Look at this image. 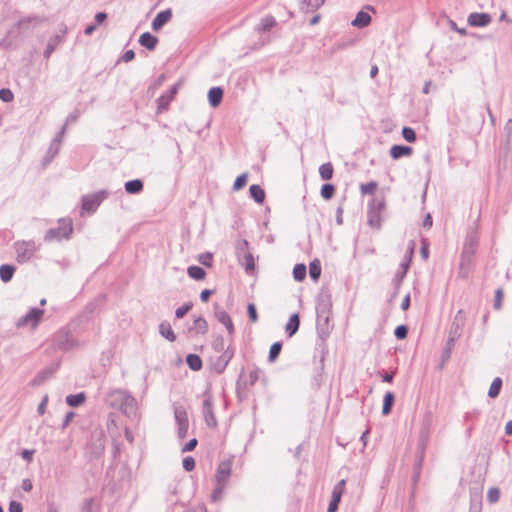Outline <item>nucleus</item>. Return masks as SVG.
<instances>
[{
    "label": "nucleus",
    "mask_w": 512,
    "mask_h": 512,
    "mask_svg": "<svg viewBox=\"0 0 512 512\" xmlns=\"http://www.w3.org/2000/svg\"><path fill=\"white\" fill-rule=\"evenodd\" d=\"M330 296L322 294L316 305L317 315V331L322 339H325L329 335V318L331 309Z\"/></svg>",
    "instance_id": "obj_1"
},
{
    "label": "nucleus",
    "mask_w": 512,
    "mask_h": 512,
    "mask_svg": "<svg viewBox=\"0 0 512 512\" xmlns=\"http://www.w3.org/2000/svg\"><path fill=\"white\" fill-rule=\"evenodd\" d=\"M235 254L239 264L245 268L246 273L250 274L255 270L254 256L249 251V242L246 239H240L236 242Z\"/></svg>",
    "instance_id": "obj_2"
},
{
    "label": "nucleus",
    "mask_w": 512,
    "mask_h": 512,
    "mask_svg": "<svg viewBox=\"0 0 512 512\" xmlns=\"http://www.w3.org/2000/svg\"><path fill=\"white\" fill-rule=\"evenodd\" d=\"M386 207L384 198H374L368 203L367 222L371 228L380 229L382 225V213Z\"/></svg>",
    "instance_id": "obj_3"
},
{
    "label": "nucleus",
    "mask_w": 512,
    "mask_h": 512,
    "mask_svg": "<svg viewBox=\"0 0 512 512\" xmlns=\"http://www.w3.org/2000/svg\"><path fill=\"white\" fill-rule=\"evenodd\" d=\"M73 233V226L71 220L60 219L59 226L50 228L44 235L45 242L61 241L62 239H70Z\"/></svg>",
    "instance_id": "obj_4"
},
{
    "label": "nucleus",
    "mask_w": 512,
    "mask_h": 512,
    "mask_svg": "<svg viewBox=\"0 0 512 512\" xmlns=\"http://www.w3.org/2000/svg\"><path fill=\"white\" fill-rule=\"evenodd\" d=\"M14 248L17 254V261L19 263L28 262L39 249V246L33 241H17L14 243Z\"/></svg>",
    "instance_id": "obj_5"
},
{
    "label": "nucleus",
    "mask_w": 512,
    "mask_h": 512,
    "mask_svg": "<svg viewBox=\"0 0 512 512\" xmlns=\"http://www.w3.org/2000/svg\"><path fill=\"white\" fill-rule=\"evenodd\" d=\"M110 195L107 190H100L95 193L82 196V209L94 213L100 204Z\"/></svg>",
    "instance_id": "obj_6"
},
{
    "label": "nucleus",
    "mask_w": 512,
    "mask_h": 512,
    "mask_svg": "<svg viewBox=\"0 0 512 512\" xmlns=\"http://www.w3.org/2000/svg\"><path fill=\"white\" fill-rule=\"evenodd\" d=\"M203 397L204 400L202 404V413L204 416L205 423L208 427L216 428L217 420L213 411V401L209 389L204 391Z\"/></svg>",
    "instance_id": "obj_7"
},
{
    "label": "nucleus",
    "mask_w": 512,
    "mask_h": 512,
    "mask_svg": "<svg viewBox=\"0 0 512 512\" xmlns=\"http://www.w3.org/2000/svg\"><path fill=\"white\" fill-rule=\"evenodd\" d=\"M234 354L235 349L232 346H228L216 360L211 361V370L217 374H222L234 357Z\"/></svg>",
    "instance_id": "obj_8"
},
{
    "label": "nucleus",
    "mask_w": 512,
    "mask_h": 512,
    "mask_svg": "<svg viewBox=\"0 0 512 512\" xmlns=\"http://www.w3.org/2000/svg\"><path fill=\"white\" fill-rule=\"evenodd\" d=\"M174 417L177 423V435L180 439H183L187 436L189 421L188 415L182 406H176L174 408Z\"/></svg>",
    "instance_id": "obj_9"
},
{
    "label": "nucleus",
    "mask_w": 512,
    "mask_h": 512,
    "mask_svg": "<svg viewBox=\"0 0 512 512\" xmlns=\"http://www.w3.org/2000/svg\"><path fill=\"white\" fill-rule=\"evenodd\" d=\"M43 314L44 310L37 307H33L28 311L27 314H25L24 316L20 317L17 320L16 326L20 328L29 325L32 328H35L39 324Z\"/></svg>",
    "instance_id": "obj_10"
},
{
    "label": "nucleus",
    "mask_w": 512,
    "mask_h": 512,
    "mask_svg": "<svg viewBox=\"0 0 512 512\" xmlns=\"http://www.w3.org/2000/svg\"><path fill=\"white\" fill-rule=\"evenodd\" d=\"M474 250H467L462 248L461 257H460V264H459V276L461 278H467L470 269L473 264L474 256H475Z\"/></svg>",
    "instance_id": "obj_11"
},
{
    "label": "nucleus",
    "mask_w": 512,
    "mask_h": 512,
    "mask_svg": "<svg viewBox=\"0 0 512 512\" xmlns=\"http://www.w3.org/2000/svg\"><path fill=\"white\" fill-rule=\"evenodd\" d=\"M182 83L179 81L175 83L166 94L161 95L157 99V113H161L168 109L170 102L176 96Z\"/></svg>",
    "instance_id": "obj_12"
},
{
    "label": "nucleus",
    "mask_w": 512,
    "mask_h": 512,
    "mask_svg": "<svg viewBox=\"0 0 512 512\" xmlns=\"http://www.w3.org/2000/svg\"><path fill=\"white\" fill-rule=\"evenodd\" d=\"M214 315H215V318L221 323L223 324L228 333L230 335H232L234 333V325H233V322L231 320V317L229 316V314L224 311L219 304L215 303L214 305Z\"/></svg>",
    "instance_id": "obj_13"
},
{
    "label": "nucleus",
    "mask_w": 512,
    "mask_h": 512,
    "mask_svg": "<svg viewBox=\"0 0 512 512\" xmlns=\"http://www.w3.org/2000/svg\"><path fill=\"white\" fill-rule=\"evenodd\" d=\"M60 34H56L52 36L47 43L46 49L44 50L43 56L46 59H49L51 54L56 50L59 44L64 41L65 34L67 32L66 26H63V29L60 30Z\"/></svg>",
    "instance_id": "obj_14"
},
{
    "label": "nucleus",
    "mask_w": 512,
    "mask_h": 512,
    "mask_svg": "<svg viewBox=\"0 0 512 512\" xmlns=\"http://www.w3.org/2000/svg\"><path fill=\"white\" fill-rule=\"evenodd\" d=\"M128 391L122 389H115L107 393L105 397V402L108 406L119 409L122 405L124 396H126Z\"/></svg>",
    "instance_id": "obj_15"
},
{
    "label": "nucleus",
    "mask_w": 512,
    "mask_h": 512,
    "mask_svg": "<svg viewBox=\"0 0 512 512\" xmlns=\"http://www.w3.org/2000/svg\"><path fill=\"white\" fill-rule=\"evenodd\" d=\"M492 21L490 14L488 13H470L467 22L472 27H485Z\"/></svg>",
    "instance_id": "obj_16"
},
{
    "label": "nucleus",
    "mask_w": 512,
    "mask_h": 512,
    "mask_svg": "<svg viewBox=\"0 0 512 512\" xmlns=\"http://www.w3.org/2000/svg\"><path fill=\"white\" fill-rule=\"evenodd\" d=\"M119 410L123 412L128 417H135L137 413V401L136 399L128 392L126 396H124L122 405Z\"/></svg>",
    "instance_id": "obj_17"
},
{
    "label": "nucleus",
    "mask_w": 512,
    "mask_h": 512,
    "mask_svg": "<svg viewBox=\"0 0 512 512\" xmlns=\"http://www.w3.org/2000/svg\"><path fill=\"white\" fill-rule=\"evenodd\" d=\"M172 18V10L166 9L163 11H160L155 18L153 19L151 23V27L153 31H159L163 28L164 25H166Z\"/></svg>",
    "instance_id": "obj_18"
},
{
    "label": "nucleus",
    "mask_w": 512,
    "mask_h": 512,
    "mask_svg": "<svg viewBox=\"0 0 512 512\" xmlns=\"http://www.w3.org/2000/svg\"><path fill=\"white\" fill-rule=\"evenodd\" d=\"M231 474V463L230 462H221L217 468L215 474L216 483L225 484Z\"/></svg>",
    "instance_id": "obj_19"
},
{
    "label": "nucleus",
    "mask_w": 512,
    "mask_h": 512,
    "mask_svg": "<svg viewBox=\"0 0 512 512\" xmlns=\"http://www.w3.org/2000/svg\"><path fill=\"white\" fill-rule=\"evenodd\" d=\"M462 311L459 310L454 317V320L452 322L450 331H449V337L453 338V340L457 341V339L461 336V329L464 325L463 319H462Z\"/></svg>",
    "instance_id": "obj_20"
},
{
    "label": "nucleus",
    "mask_w": 512,
    "mask_h": 512,
    "mask_svg": "<svg viewBox=\"0 0 512 512\" xmlns=\"http://www.w3.org/2000/svg\"><path fill=\"white\" fill-rule=\"evenodd\" d=\"M158 38L150 32H144L140 35L138 42L141 46L145 47L149 51L155 50L158 44Z\"/></svg>",
    "instance_id": "obj_21"
},
{
    "label": "nucleus",
    "mask_w": 512,
    "mask_h": 512,
    "mask_svg": "<svg viewBox=\"0 0 512 512\" xmlns=\"http://www.w3.org/2000/svg\"><path fill=\"white\" fill-rule=\"evenodd\" d=\"M277 25L276 19L271 15H266L260 20V23L255 27L257 33H266L271 31Z\"/></svg>",
    "instance_id": "obj_22"
},
{
    "label": "nucleus",
    "mask_w": 512,
    "mask_h": 512,
    "mask_svg": "<svg viewBox=\"0 0 512 512\" xmlns=\"http://www.w3.org/2000/svg\"><path fill=\"white\" fill-rule=\"evenodd\" d=\"M224 90L221 87H212L208 91V101L212 107H218L222 102Z\"/></svg>",
    "instance_id": "obj_23"
},
{
    "label": "nucleus",
    "mask_w": 512,
    "mask_h": 512,
    "mask_svg": "<svg viewBox=\"0 0 512 512\" xmlns=\"http://www.w3.org/2000/svg\"><path fill=\"white\" fill-rule=\"evenodd\" d=\"M413 149L410 146L405 145H393L390 148V156L397 160L404 156H410L412 154Z\"/></svg>",
    "instance_id": "obj_24"
},
{
    "label": "nucleus",
    "mask_w": 512,
    "mask_h": 512,
    "mask_svg": "<svg viewBox=\"0 0 512 512\" xmlns=\"http://www.w3.org/2000/svg\"><path fill=\"white\" fill-rule=\"evenodd\" d=\"M60 144L58 140H52L50 146L46 152V155L43 158V165L46 166L55 158V156L59 153Z\"/></svg>",
    "instance_id": "obj_25"
},
{
    "label": "nucleus",
    "mask_w": 512,
    "mask_h": 512,
    "mask_svg": "<svg viewBox=\"0 0 512 512\" xmlns=\"http://www.w3.org/2000/svg\"><path fill=\"white\" fill-rule=\"evenodd\" d=\"M300 326V318L297 313L290 316L288 323L285 326V331L289 337L296 334Z\"/></svg>",
    "instance_id": "obj_26"
},
{
    "label": "nucleus",
    "mask_w": 512,
    "mask_h": 512,
    "mask_svg": "<svg viewBox=\"0 0 512 512\" xmlns=\"http://www.w3.org/2000/svg\"><path fill=\"white\" fill-rule=\"evenodd\" d=\"M371 20V16L367 12L361 10L356 14V17L352 21V25L357 28H364L371 23Z\"/></svg>",
    "instance_id": "obj_27"
},
{
    "label": "nucleus",
    "mask_w": 512,
    "mask_h": 512,
    "mask_svg": "<svg viewBox=\"0 0 512 512\" xmlns=\"http://www.w3.org/2000/svg\"><path fill=\"white\" fill-rule=\"evenodd\" d=\"M325 0H300L301 11L308 13L313 12L324 4Z\"/></svg>",
    "instance_id": "obj_28"
},
{
    "label": "nucleus",
    "mask_w": 512,
    "mask_h": 512,
    "mask_svg": "<svg viewBox=\"0 0 512 512\" xmlns=\"http://www.w3.org/2000/svg\"><path fill=\"white\" fill-rule=\"evenodd\" d=\"M124 187H125V191L128 194H139L140 192L143 191L144 184H143V181L140 179H133V180L127 181L125 183Z\"/></svg>",
    "instance_id": "obj_29"
},
{
    "label": "nucleus",
    "mask_w": 512,
    "mask_h": 512,
    "mask_svg": "<svg viewBox=\"0 0 512 512\" xmlns=\"http://www.w3.org/2000/svg\"><path fill=\"white\" fill-rule=\"evenodd\" d=\"M251 198L257 203L262 204L265 200V191L258 184H252L249 188Z\"/></svg>",
    "instance_id": "obj_30"
},
{
    "label": "nucleus",
    "mask_w": 512,
    "mask_h": 512,
    "mask_svg": "<svg viewBox=\"0 0 512 512\" xmlns=\"http://www.w3.org/2000/svg\"><path fill=\"white\" fill-rule=\"evenodd\" d=\"M41 22H42V19L37 16L23 18V19L19 20L18 28L21 31H25V30H28L30 27L38 26Z\"/></svg>",
    "instance_id": "obj_31"
},
{
    "label": "nucleus",
    "mask_w": 512,
    "mask_h": 512,
    "mask_svg": "<svg viewBox=\"0 0 512 512\" xmlns=\"http://www.w3.org/2000/svg\"><path fill=\"white\" fill-rule=\"evenodd\" d=\"M159 333L170 342H174L176 340V334L172 330L171 325L166 321L160 323Z\"/></svg>",
    "instance_id": "obj_32"
},
{
    "label": "nucleus",
    "mask_w": 512,
    "mask_h": 512,
    "mask_svg": "<svg viewBox=\"0 0 512 512\" xmlns=\"http://www.w3.org/2000/svg\"><path fill=\"white\" fill-rule=\"evenodd\" d=\"M261 378L262 382L264 384H266L267 382V379H266V376L264 374V372L258 368V367H255L250 373H249V378L248 380H245L247 382V387L248 386H253L259 379Z\"/></svg>",
    "instance_id": "obj_33"
},
{
    "label": "nucleus",
    "mask_w": 512,
    "mask_h": 512,
    "mask_svg": "<svg viewBox=\"0 0 512 512\" xmlns=\"http://www.w3.org/2000/svg\"><path fill=\"white\" fill-rule=\"evenodd\" d=\"M186 363L192 371H199L203 366L201 357L193 353H190L186 356Z\"/></svg>",
    "instance_id": "obj_34"
},
{
    "label": "nucleus",
    "mask_w": 512,
    "mask_h": 512,
    "mask_svg": "<svg viewBox=\"0 0 512 512\" xmlns=\"http://www.w3.org/2000/svg\"><path fill=\"white\" fill-rule=\"evenodd\" d=\"M15 270H16V268L14 265L2 264L0 266V279L4 283L11 281V279L13 278V275L15 273Z\"/></svg>",
    "instance_id": "obj_35"
},
{
    "label": "nucleus",
    "mask_w": 512,
    "mask_h": 512,
    "mask_svg": "<svg viewBox=\"0 0 512 512\" xmlns=\"http://www.w3.org/2000/svg\"><path fill=\"white\" fill-rule=\"evenodd\" d=\"M86 400V396L84 392H80L77 394H70L66 397V403L70 407H79L82 405Z\"/></svg>",
    "instance_id": "obj_36"
},
{
    "label": "nucleus",
    "mask_w": 512,
    "mask_h": 512,
    "mask_svg": "<svg viewBox=\"0 0 512 512\" xmlns=\"http://www.w3.org/2000/svg\"><path fill=\"white\" fill-rule=\"evenodd\" d=\"M479 239L476 232H469L465 238L463 249L474 250L476 252Z\"/></svg>",
    "instance_id": "obj_37"
},
{
    "label": "nucleus",
    "mask_w": 512,
    "mask_h": 512,
    "mask_svg": "<svg viewBox=\"0 0 512 512\" xmlns=\"http://www.w3.org/2000/svg\"><path fill=\"white\" fill-rule=\"evenodd\" d=\"M246 389H247V382L243 381V370H242L238 377V380L236 382V394H237V398L239 400L242 401L247 398Z\"/></svg>",
    "instance_id": "obj_38"
},
{
    "label": "nucleus",
    "mask_w": 512,
    "mask_h": 512,
    "mask_svg": "<svg viewBox=\"0 0 512 512\" xmlns=\"http://www.w3.org/2000/svg\"><path fill=\"white\" fill-rule=\"evenodd\" d=\"M409 266L407 262H402L400 264V269L396 272L394 278H393V284L395 288H398L400 284L402 283L403 279L406 277V274L409 270Z\"/></svg>",
    "instance_id": "obj_39"
},
{
    "label": "nucleus",
    "mask_w": 512,
    "mask_h": 512,
    "mask_svg": "<svg viewBox=\"0 0 512 512\" xmlns=\"http://www.w3.org/2000/svg\"><path fill=\"white\" fill-rule=\"evenodd\" d=\"M395 401V395L392 392H386L383 399V406H382V414L388 415L391 413L392 407L394 405Z\"/></svg>",
    "instance_id": "obj_40"
},
{
    "label": "nucleus",
    "mask_w": 512,
    "mask_h": 512,
    "mask_svg": "<svg viewBox=\"0 0 512 512\" xmlns=\"http://www.w3.org/2000/svg\"><path fill=\"white\" fill-rule=\"evenodd\" d=\"M187 274L190 278L199 281L205 278L206 271L200 266L193 265L188 267Z\"/></svg>",
    "instance_id": "obj_41"
},
{
    "label": "nucleus",
    "mask_w": 512,
    "mask_h": 512,
    "mask_svg": "<svg viewBox=\"0 0 512 512\" xmlns=\"http://www.w3.org/2000/svg\"><path fill=\"white\" fill-rule=\"evenodd\" d=\"M455 340H453V338H448L447 341H446V344H445V347L442 351V354H441V367L445 364V362H447L450 357H451V353H452V349L454 348L455 346Z\"/></svg>",
    "instance_id": "obj_42"
},
{
    "label": "nucleus",
    "mask_w": 512,
    "mask_h": 512,
    "mask_svg": "<svg viewBox=\"0 0 512 512\" xmlns=\"http://www.w3.org/2000/svg\"><path fill=\"white\" fill-rule=\"evenodd\" d=\"M334 168L330 162L324 163L319 167V175L322 180H330L333 177Z\"/></svg>",
    "instance_id": "obj_43"
},
{
    "label": "nucleus",
    "mask_w": 512,
    "mask_h": 512,
    "mask_svg": "<svg viewBox=\"0 0 512 512\" xmlns=\"http://www.w3.org/2000/svg\"><path fill=\"white\" fill-rule=\"evenodd\" d=\"M501 387H502V379L500 377H496L490 385V388L488 391V396L490 398L498 397L500 394V391H501Z\"/></svg>",
    "instance_id": "obj_44"
},
{
    "label": "nucleus",
    "mask_w": 512,
    "mask_h": 512,
    "mask_svg": "<svg viewBox=\"0 0 512 512\" xmlns=\"http://www.w3.org/2000/svg\"><path fill=\"white\" fill-rule=\"evenodd\" d=\"M335 191H336V188L333 184L325 183L321 187L320 194L324 200H330L333 198Z\"/></svg>",
    "instance_id": "obj_45"
},
{
    "label": "nucleus",
    "mask_w": 512,
    "mask_h": 512,
    "mask_svg": "<svg viewBox=\"0 0 512 512\" xmlns=\"http://www.w3.org/2000/svg\"><path fill=\"white\" fill-rule=\"evenodd\" d=\"M309 275L310 278L314 281H317L321 275V265L318 260H314L310 263L309 266Z\"/></svg>",
    "instance_id": "obj_46"
},
{
    "label": "nucleus",
    "mask_w": 512,
    "mask_h": 512,
    "mask_svg": "<svg viewBox=\"0 0 512 512\" xmlns=\"http://www.w3.org/2000/svg\"><path fill=\"white\" fill-rule=\"evenodd\" d=\"M306 266L305 264L299 263L296 264L293 268V277L296 281H303L306 277Z\"/></svg>",
    "instance_id": "obj_47"
},
{
    "label": "nucleus",
    "mask_w": 512,
    "mask_h": 512,
    "mask_svg": "<svg viewBox=\"0 0 512 512\" xmlns=\"http://www.w3.org/2000/svg\"><path fill=\"white\" fill-rule=\"evenodd\" d=\"M192 329H194L197 334H205L208 331L207 321L202 317L196 318Z\"/></svg>",
    "instance_id": "obj_48"
},
{
    "label": "nucleus",
    "mask_w": 512,
    "mask_h": 512,
    "mask_svg": "<svg viewBox=\"0 0 512 512\" xmlns=\"http://www.w3.org/2000/svg\"><path fill=\"white\" fill-rule=\"evenodd\" d=\"M282 350V343L275 342L271 345L268 355L269 362H274L280 355Z\"/></svg>",
    "instance_id": "obj_49"
},
{
    "label": "nucleus",
    "mask_w": 512,
    "mask_h": 512,
    "mask_svg": "<svg viewBox=\"0 0 512 512\" xmlns=\"http://www.w3.org/2000/svg\"><path fill=\"white\" fill-rule=\"evenodd\" d=\"M55 370H56V367L55 368H47V369L39 372L38 375L36 376V378L34 379V383L35 384L43 383L54 373Z\"/></svg>",
    "instance_id": "obj_50"
},
{
    "label": "nucleus",
    "mask_w": 512,
    "mask_h": 512,
    "mask_svg": "<svg viewBox=\"0 0 512 512\" xmlns=\"http://www.w3.org/2000/svg\"><path fill=\"white\" fill-rule=\"evenodd\" d=\"M401 134L402 137L409 143H414L416 141V132L411 127H403Z\"/></svg>",
    "instance_id": "obj_51"
},
{
    "label": "nucleus",
    "mask_w": 512,
    "mask_h": 512,
    "mask_svg": "<svg viewBox=\"0 0 512 512\" xmlns=\"http://www.w3.org/2000/svg\"><path fill=\"white\" fill-rule=\"evenodd\" d=\"M432 422H433L432 413L427 412L423 419V427H422V431H421V437H423L424 434H428L429 429L432 425Z\"/></svg>",
    "instance_id": "obj_52"
},
{
    "label": "nucleus",
    "mask_w": 512,
    "mask_h": 512,
    "mask_svg": "<svg viewBox=\"0 0 512 512\" xmlns=\"http://www.w3.org/2000/svg\"><path fill=\"white\" fill-rule=\"evenodd\" d=\"M378 184L376 181H370L360 185V191L362 194H373Z\"/></svg>",
    "instance_id": "obj_53"
},
{
    "label": "nucleus",
    "mask_w": 512,
    "mask_h": 512,
    "mask_svg": "<svg viewBox=\"0 0 512 512\" xmlns=\"http://www.w3.org/2000/svg\"><path fill=\"white\" fill-rule=\"evenodd\" d=\"M247 180H248L247 173H243V174L239 175L234 181L233 189L235 191L242 189L247 184Z\"/></svg>",
    "instance_id": "obj_54"
},
{
    "label": "nucleus",
    "mask_w": 512,
    "mask_h": 512,
    "mask_svg": "<svg viewBox=\"0 0 512 512\" xmlns=\"http://www.w3.org/2000/svg\"><path fill=\"white\" fill-rule=\"evenodd\" d=\"M225 486V484L216 483V487L214 488L211 495L212 501L217 502L222 498Z\"/></svg>",
    "instance_id": "obj_55"
},
{
    "label": "nucleus",
    "mask_w": 512,
    "mask_h": 512,
    "mask_svg": "<svg viewBox=\"0 0 512 512\" xmlns=\"http://www.w3.org/2000/svg\"><path fill=\"white\" fill-rule=\"evenodd\" d=\"M193 304L191 302L185 303L184 305L178 307L175 311V316L178 319L183 318L192 308Z\"/></svg>",
    "instance_id": "obj_56"
},
{
    "label": "nucleus",
    "mask_w": 512,
    "mask_h": 512,
    "mask_svg": "<svg viewBox=\"0 0 512 512\" xmlns=\"http://www.w3.org/2000/svg\"><path fill=\"white\" fill-rule=\"evenodd\" d=\"M394 335L398 340H403L408 335V326L407 325H399L394 330Z\"/></svg>",
    "instance_id": "obj_57"
},
{
    "label": "nucleus",
    "mask_w": 512,
    "mask_h": 512,
    "mask_svg": "<svg viewBox=\"0 0 512 512\" xmlns=\"http://www.w3.org/2000/svg\"><path fill=\"white\" fill-rule=\"evenodd\" d=\"M340 501H341V496L335 495L332 493V497H331L330 503L328 505L327 511L328 512H336L338 510Z\"/></svg>",
    "instance_id": "obj_58"
},
{
    "label": "nucleus",
    "mask_w": 512,
    "mask_h": 512,
    "mask_svg": "<svg viewBox=\"0 0 512 512\" xmlns=\"http://www.w3.org/2000/svg\"><path fill=\"white\" fill-rule=\"evenodd\" d=\"M0 99L5 102V103H8V102H11L13 101L14 99V94L13 92L8 89V88H1L0 89Z\"/></svg>",
    "instance_id": "obj_59"
},
{
    "label": "nucleus",
    "mask_w": 512,
    "mask_h": 512,
    "mask_svg": "<svg viewBox=\"0 0 512 512\" xmlns=\"http://www.w3.org/2000/svg\"><path fill=\"white\" fill-rule=\"evenodd\" d=\"M198 260L202 265H204L206 267H211L212 261H213V255L210 252H205V253H202L199 255Z\"/></svg>",
    "instance_id": "obj_60"
},
{
    "label": "nucleus",
    "mask_w": 512,
    "mask_h": 512,
    "mask_svg": "<svg viewBox=\"0 0 512 512\" xmlns=\"http://www.w3.org/2000/svg\"><path fill=\"white\" fill-rule=\"evenodd\" d=\"M182 465L185 471L191 472L195 468V459L191 456H187L183 459Z\"/></svg>",
    "instance_id": "obj_61"
},
{
    "label": "nucleus",
    "mask_w": 512,
    "mask_h": 512,
    "mask_svg": "<svg viewBox=\"0 0 512 512\" xmlns=\"http://www.w3.org/2000/svg\"><path fill=\"white\" fill-rule=\"evenodd\" d=\"M500 497V491L496 487H492L489 489L487 494V499L490 503H495L499 500Z\"/></svg>",
    "instance_id": "obj_62"
},
{
    "label": "nucleus",
    "mask_w": 512,
    "mask_h": 512,
    "mask_svg": "<svg viewBox=\"0 0 512 512\" xmlns=\"http://www.w3.org/2000/svg\"><path fill=\"white\" fill-rule=\"evenodd\" d=\"M502 298H503V290L501 288H498L495 291V297H494V303H493L494 309L499 310L502 307Z\"/></svg>",
    "instance_id": "obj_63"
},
{
    "label": "nucleus",
    "mask_w": 512,
    "mask_h": 512,
    "mask_svg": "<svg viewBox=\"0 0 512 512\" xmlns=\"http://www.w3.org/2000/svg\"><path fill=\"white\" fill-rule=\"evenodd\" d=\"M247 314L252 322H256L258 320L257 309L253 303H249L247 305Z\"/></svg>",
    "instance_id": "obj_64"
}]
</instances>
